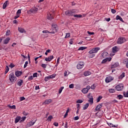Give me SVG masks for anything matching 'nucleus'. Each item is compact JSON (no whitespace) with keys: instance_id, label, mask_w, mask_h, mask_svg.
Segmentation results:
<instances>
[{"instance_id":"obj_27","label":"nucleus","mask_w":128,"mask_h":128,"mask_svg":"<svg viewBox=\"0 0 128 128\" xmlns=\"http://www.w3.org/2000/svg\"><path fill=\"white\" fill-rule=\"evenodd\" d=\"M82 92L83 94H88V89H86V88H83L82 90Z\"/></svg>"},{"instance_id":"obj_33","label":"nucleus","mask_w":128,"mask_h":128,"mask_svg":"<svg viewBox=\"0 0 128 128\" xmlns=\"http://www.w3.org/2000/svg\"><path fill=\"white\" fill-rule=\"evenodd\" d=\"M109 92L111 94H114V92H116V90L114 89L111 88L109 89Z\"/></svg>"},{"instance_id":"obj_23","label":"nucleus","mask_w":128,"mask_h":128,"mask_svg":"<svg viewBox=\"0 0 128 128\" xmlns=\"http://www.w3.org/2000/svg\"><path fill=\"white\" fill-rule=\"evenodd\" d=\"M36 123V122H34L32 120L28 124V126H34V124Z\"/></svg>"},{"instance_id":"obj_55","label":"nucleus","mask_w":128,"mask_h":128,"mask_svg":"<svg viewBox=\"0 0 128 128\" xmlns=\"http://www.w3.org/2000/svg\"><path fill=\"white\" fill-rule=\"evenodd\" d=\"M60 58L58 57L57 59V62H56V64H60Z\"/></svg>"},{"instance_id":"obj_24","label":"nucleus","mask_w":128,"mask_h":128,"mask_svg":"<svg viewBox=\"0 0 128 128\" xmlns=\"http://www.w3.org/2000/svg\"><path fill=\"white\" fill-rule=\"evenodd\" d=\"M10 39L8 38H6L4 41V44H8V42H10Z\"/></svg>"},{"instance_id":"obj_28","label":"nucleus","mask_w":128,"mask_h":128,"mask_svg":"<svg viewBox=\"0 0 128 128\" xmlns=\"http://www.w3.org/2000/svg\"><path fill=\"white\" fill-rule=\"evenodd\" d=\"M20 120V116H17L15 119V124H18V122Z\"/></svg>"},{"instance_id":"obj_56","label":"nucleus","mask_w":128,"mask_h":128,"mask_svg":"<svg viewBox=\"0 0 128 128\" xmlns=\"http://www.w3.org/2000/svg\"><path fill=\"white\" fill-rule=\"evenodd\" d=\"M34 78H38V73L36 72L33 74Z\"/></svg>"},{"instance_id":"obj_5","label":"nucleus","mask_w":128,"mask_h":128,"mask_svg":"<svg viewBox=\"0 0 128 128\" xmlns=\"http://www.w3.org/2000/svg\"><path fill=\"white\" fill-rule=\"evenodd\" d=\"M100 48L98 47L96 48H93L92 50L89 51V54H96L98 50H100Z\"/></svg>"},{"instance_id":"obj_50","label":"nucleus","mask_w":128,"mask_h":128,"mask_svg":"<svg viewBox=\"0 0 128 128\" xmlns=\"http://www.w3.org/2000/svg\"><path fill=\"white\" fill-rule=\"evenodd\" d=\"M48 120H52V116H50L48 118Z\"/></svg>"},{"instance_id":"obj_19","label":"nucleus","mask_w":128,"mask_h":128,"mask_svg":"<svg viewBox=\"0 0 128 128\" xmlns=\"http://www.w3.org/2000/svg\"><path fill=\"white\" fill-rule=\"evenodd\" d=\"M92 73L90 71H86L84 72V76H90Z\"/></svg>"},{"instance_id":"obj_17","label":"nucleus","mask_w":128,"mask_h":128,"mask_svg":"<svg viewBox=\"0 0 128 128\" xmlns=\"http://www.w3.org/2000/svg\"><path fill=\"white\" fill-rule=\"evenodd\" d=\"M118 51V47L116 46H115L112 48V52H114V53Z\"/></svg>"},{"instance_id":"obj_25","label":"nucleus","mask_w":128,"mask_h":128,"mask_svg":"<svg viewBox=\"0 0 128 128\" xmlns=\"http://www.w3.org/2000/svg\"><path fill=\"white\" fill-rule=\"evenodd\" d=\"M89 106H90V104L87 103L86 104L84 105V106L83 107V110H86Z\"/></svg>"},{"instance_id":"obj_57","label":"nucleus","mask_w":128,"mask_h":128,"mask_svg":"<svg viewBox=\"0 0 128 128\" xmlns=\"http://www.w3.org/2000/svg\"><path fill=\"white\" fill-rule=\"evenodd\" d=\"M10 68H14V64H11L10 66H9Z\"/></svg>"},{"instance_id":"obj_54","label":"nucleus","mask_w":128,"mask_h":128,"mask_svg":"<svg viewBox=\"0 0 128 128\" xmlns=\"http://www.w3.org/2000/svg\"><path fill=\"white\" fill-rule=\"evenodd\" d=\"M74 84H71L69 85L70 88H74Z\"/></svg>"},{"instance_id":"obj_41","label":"nucleus","mask_w":128,"mask_h":128,"mask_svg":"<svg viewBox=\"0 0 128 128\" xmlns=\"http://www.w3.org/2000/svg\"><path fill=\"white\" fill-rule=\"evenodd\" d=\"M82 100H78L77 101H76V104H82Z\"/></svg>"},{"instance_id":"obj_36","label":"nucleus","mask_w":128,"mask_h":128,"mask_svg":"<svg viewBox=\"0 0 128 128\" xmlns=\"http://www.w3.org/2000/svg\"><path fill=\"white\" fill-rule=\"evenodd\" d=\"M102 97L100 96L97 99H96V102H100V100H102Z\"/></svg>"},{"instance_id":"obj_44","label":"nucleus","mask_w":128,"mask_h":128,"mask_svg":"<svg viewBox=\"0 0 128 128\" xmlns=\"http://www.w3.org/2000/svg\"><path fill=\"white\" fill-rule=\"evenodd\" d=\"M123 62L124 64H127V62H128V58L124 59L123 60Z\"/></svg>"},{"instance_id":"obj_10","label":"nucleus","mask_w":128,"mask_h":128,"mask_svg":"<svg viewBox=\"0 0 128 128\" xmlns=\"http://www.w3.org/2000/svg\"><path fill=\"white\" fill-rule=\"evenodd\" d=\"M112 80H114V78L112 76H109L106 78V82L107 83L110 82V81Z\"/></svg>"},{"instance_id":"obj_46","label":"nucleus","mask_w":128,"mask_h":128,"mask_svg":"<svg viewBox=\"0 0 128 128\" xmlns=\"http://www.w3.org/2000/svg\"><path fill=\"white\" fill-rule=\"evenodd\" d=\"M76 108H77V110H80V104H76Z\"/></svg>"},{"instance_id":"obj_6","label":"nucleus","mask_w":128,"mask_h":128,"mask_svg":"<svg viewBox=\"0 0 128 128\" xmlns=\"http://www.w3.org/2000/svg\"><path fill=\"white\" fill-rule=\"evenodd\" d=\"M116 90H118V92L122 90H124V84H119L116 86Z\"/></svg>"},{"instance_id":"obj_12","label":"nucleus","mask_w":128,"mask_h":128,"mask_svg":"<svg viewBox=\"0 0 128 128\" xmlns=\"http://www.w3.org/2000/svg\"><path fill=\"white\" fill-rule=\"evenodd\" d=\"M102 58H106L108 56V53L107 52H104L102 54Z\"/></svg>"},{"instance_id":"obj_38","label":"nucleus","mask_w":128,"mask_h":128,"mask_svg":"<svg viewBox=\"0 0 128 128\" xmlns=\"http://www.w3.org/2000/svg\"><path fill=\"white\" fill-rule=\"evenodd\" d=\"M64 90V86L61 87L60 89H59V91H58V94H62V90Z\"/></svg>"},{"instance_id":"obj_1","label":"nucleus","mask_w":128,"mask_h":128,"mask_svg":"<svg viewBox=\"0 0 128 128\" xmlns=\"http://www.w3.org/2000/svg\"><path fill=\"white\" fill-rule=\"evenodd\" d=\"M9 79L11 82H16L18 80V78H16V77L14 73H11L10 74Z\"/></svg>"},{"instance_id":"obj_3","label":"nucleus","mask_w":128,"mask_h":128,"mask_svg":"<svg viewBox=\"0 0 128 128\" xmlns=\"http://www.w3.org/2000/svg\"><path fill=\"white\" fill-rule=\"evenodd\" d=\"M53 30L50 32V34H56L58 32V26L56 24H52Z\"/></svg>"},{"instance_id":"obj_35","label":"nucleus","mask_w":128,"mask_h":128,"mask_svg":"<svg viewBox=\"0 0 128 128\" xmlns=\"http://www.w3.org/2000/svg\"><path fill=\"white\" fill-rule=\"evenodd\" d=\"M73 16H74V18H82V16L80 14H74Z\"/></svg>"},{"instance_id":"obj_16","label":"nucleus","mask_w":128,"mask_h":128,"mask_svg":"<svg viewBox=\"0 0 128 128\" xmlns=\"http://www.w3.org/2000/svg\"><path fill=\"white\" fill-rule=\"evenodd\" d=\"M110 62V60H112V58H106L105 59L103 60L102 63V64H104L105 62Z\"/></svg>"},{"instance_id":"obj_47","label":"nucleus","mask_w":128,"mask_h":128,"mask_svg":"<svg viewBox=\"0 0 128 128\" xmlns=\"http://www.w3.org/2000/svg\"><path fill=\"white\" fill-rule=\"evenodd\" d=\"M43 34H50V32H48V30H43Z\"/></svg>"},{"instance_id":"obj_18","label":"nucleus","mask_w":128,"mask_h":128,"mask_svg":"<svg viewBox=\"0 0 128 128\" xmlns=\"http://www.w3.org/2000/svg\"><path fill=\"white\" fill-rule=\"evenodd\" d=\"M22 72H20V71H16V72H15V74L16 76H22Z\"/></svg>"},{"instance_id":"obj_34","label":"nucleus","mask_w":128,"mask_h":128,"mask_svg":"<svg viewBox=\"0 0 128 128\" xmlns=\"http://www.w3.org/2000/svg\"><path fill=\"white\" fill-rule=\"evenodd\" d=\"M86 47L81 46L78 48V50H86Z\"/></svg>"},{"instance_id":"obj_22","label":"nucleus","mask_w":128,"mask_h":128,"mask_svg":"<svg viewBox=\"0 0 128 128\" xmlns=\"http://www.w3.org/2000/svg\"><path fill=\"white\" fill-rule=\"evenodd\" d=\"M47 18L48 20H52L54 18H52V14H48Z\"/></svg>"},{"instance_id":"obj_59","label":"nucleus","mask_w":128,"mask_h":128,"mask_svg":"<svg viewBox=\"0 0 128 128\" xmlns=\"http://www.w3.org/2000/svg\"><path fill=\"white\" fill-rule=\"evenodd\" d=\"M44 80L45 82H48V80H50V79H48V76L44 78Z\"/></svg>"},{"instance_id":"obj_48","label":"nucleus","mask_w":128,"mask_h":128,"mask_svg":"<svg viewBox=\"0 0 128 128\" xmlns=\"http://www.w3.org/2000/svg\"><path fill=\"white\" fill-rule=\"evenodd\" d=\"M26 100V98L24 96L20 98V102H22V100Z\"/></svg>"},{"instance_id":"obj_26","label":"nucleus","mask_w":128,"mask_h":128,"mask_svg":"<svg viewBox=\"0 0 128 128\" xmlns=\"http://www.w3.org/2000/svg\"><path fill=\"white\" fill-rule=\"evenodd\" d=\"M126 74L124 72H122V74L118 77L119 80H122L124 78V75Z\"/></svg>"},{"instance_id":"obj_63","label":"nucleus","mask_w":128,"mask_h":128,"mask_svg":"<svg viewBox=\"0 0 128 128\" xmlns=\"http://www.w3.org/2000/svg\"><path fill=\"white\" fill-rule=\"evenodd\" d=\"M54 124L55 126H58V123L55 122L54 123Z\"/></svg>"},{"instance_id":"obj_14","label":"nucleus","mask_w":128,"mask_h":128,"mask_svg":"<svg viewBox=\"0 0 128 128\" xmlns=\"http://www.w3.org/2000/svg\"><path fill=\"white\" fill-rule=\"evenodd\" d=\"M52 58H54V56H49L48 58H46L45 60L46 62H50V60H52Z\"/></svg>"},{"instance_id":"obj_7","label":"nucleus","mask_w":128,"mask_h":128,"mask_svg":"<svg viewBox=\"0 0 128 128\" xmlns=\"http://www.w3.org/2000/svg\"><path fill=\"white\" fill-rule=\"evenodd\" d=\"M88 98H89L88 100V102H90L92 104H94V98H92V96L91 94H89L88 95Z\"/></svg>"},{"instance_id":"obj_21","label":"nucleus","mask_w":128,"mask_h":128,"mask_svg":"<svg viewBox=\"0 0 128 128\" xmlns=\"http://www.w3.org/2000/svg\"><path fill=\"white\" fill-rule=\"evenodd\" d=\"M118 62H116L112 66L111 68H118Z\"/></svg>"},{"instance_id":"obj_37","label":"nucleus","mask_w":128,"mask_h":128,"mask_svg":"<svg viewBox=\"0 0 128 128\" xmlns=\"http://www.w3.org/2000/svg\"><path fill=\"white\" fill-rule=\"evenodd\" d=\"M124 96L125 98H128V91L126 92H124Z\"/></svg>"},{"instance_id":"obj_53","label":"nucleus","mask_w":128,"mask_h":128,"mask_svg":"<svg viewBox=\"0 0 128 128\" xmlns=\"http://www.w3.org/2000/svg\"><path fill=\"white\" fill-rule=\"evenodd\" d=\"M69 36H70V33H67L66 34V36H65V38H69Z\"/></svg>"},{"instance_id":"obj_52","label":"nucleus","mask_w":128,"mask_h":128,"mask_svg":"<svg viewBox=\"0 0 128 128\" xmlns=\"http://www.w3.org/2000/svg\"><path fill=\"white\" fill-rule=\"evenodd\" d=\"M87 32H88V34H91V35L94 34V32H90V31H88Z\"/></svg>"},{"instance_id":"obj_45","label":"nucleus","mask_w":128,"mask_h":128,"mask_svg":"<svg viewBox=\"0 0 128 128\" xmlns=\"http://www.w3.org/2000/svg\"><path fill=\"white\" fill-rule=\"evenodd\" d=\"M118 98L119 100H120V99L122 98H124V96L122 94H119L118 96Z\"/></svg>"},{"instance_id":"obj_58","label":"nucleus","mask_w":128,"mask_h":128,"mask_svg":"<svg viewBox=\"0 0 128 128\" xmlns=\"http://www.w3.org/2000/svg\"><path fill=\"white\" fill-rule=\"evenodd\" d=\"M10 30H8L6 32V36H10Z\"/></svg>"},{"instance_id":"obj_43","label":"nucleus","mask_w":128,"mask_h":128,"mask_svg":"<svg viewBox=\"0 0 128 128\" xmlns=\"http://www.w3.org/2000/svg\"><path fill=\"white\" fill-rule=\"evenodd\" d=\"M28 64V61L26 62L25 64L24 65V68H26Z\"/></svg>"},{"instance_id":"obj_32","label":"nucleus","mask_w":128,"mask_h":128,"mask_svg":"<svg viewBox=\"0 0 128 128\" xmlns=\"http://www.w3.org/2000/svg\"><path fill=\"white\" fill-rule=\"evenodd\" d=\"M8 108H12V110H16V106L15 105H13V106H10V105H8Z\"/></svg>"},{"instance_id":"obj_60","label":"nucleus","mask_w":128,"mask_h":128,"mask_svg":"<svg viewBox=\"0 0 128 128\" xmlns=\"http://www.w3.org/2000/svg\"><path fill=\"white\" fill-rule=\"evenodd\" d=\"M91 88L92 90H94V88H96V86H94V84H93L91 86Z\"/></svg>"},{"instance_id":"obj_30","label":"nucleus","mask_w":128,"mask_h":128,"mask_svg":"<svg viewBox=\"0 0 128 128\" xmlns=\"http://www.w3.org/2000/svg\"><path fill=\"white\" fill-rule=\"evenodd\" d=\"M56 78V74H53L52 75L48 76V78L49 80L50 79V78Z\"/></svg>"},{"instance_id":"obj_29","label":"nucleus","mask_w":128,"mask_h":128,"mask_svg":"<svg viewBox=\"0 0 128 128\" xmlns=\"http://www.w3.org/2000/svg\"><path fill=\"white\" fill-rule=\"evenodd\" d=\"M8 1L7 0L3 4V6H2V8L4 10V8H6V4H8Z\"/></svg>"},{"instance_id":"obj_11","label":"nucleus","mask_w":128,"mask_h":128,"mask_svg":"<svg viewBox=\"0 0 128 128\" xmlns=\"http://www.w3.org/2000/svg\"><path fill=\"white\" fill-rule=\"evenodd\" d=\"M18 30L19 32H20L21 34H26V30H24V28H18Z\"/></svg>"},{"instance_id":"obj_40","label":"nucleus","mask_w":128,"mask_h":128,"mask_svg":"<svg viewBox=\"0 0 128 128\" xmlns=\"http://www.w3.org/2000/svg\"><path fill=\"white\" fill-rule=\"evenodd\" d=\"M8 70H9L8 66H6V70L5 71V74H8Z\"/></svg>"},{"instance_id":"obj_39","label":"nucleus","mask_w":128,"mask_h":128,"mask_svg":"<svg viewBox=\"0 0 128 128\" xmlns=\"http://www.w3.org/2000/svg\"><path fill=\"white\" fill-rule=\"evenodd\" d=\"M26 116L22 117L21 118V120L20 121V122H24V120H26Z\"/></svg>"},{"instance_id":"obj_61","label":"nucleus","mask_w":128,"mask_h":128,"mask_svg":"<svg viewBox=\"0 0 128 128\" xmlns=\"http://www.w3.org/2000/svg\"><path fill=\"white\" fill-rule=\"evenodd\" d=\"M79 118H80V117H78V116H76L74 117V120H78Z\"/></svg>"},{"instance_id":"obj_15","label":"nucleus","mask_w":128,"mask_h":128,"mask_svg":"<svg viewBox=\"0 0 128 128\" xmlns=\"http://www.w3.org/2000/svg\"><path fill=\"white\" fill-rule=\"evenodd\" d=\"M102 108V103L98 105L95 110L98 111V110H100V108Z\"/></svg>"},{"instance_id":"obj_42","label":"nucleus","mask_w":128,"mask_h":128,"mask_svg":"<svg viewBox=\"0 0 128 128\" xmlns=\"http://www.w3.org/2000/svg\"><path fill=\"white\" fill-rule=\"evenodd\" d=\"M21 13H22V10H18L17 11L16 14H18V15L20 16V14Z\"/></svg>"},{"instance_id":"obj_8","label":"nucleus","mask_w":128,"mask_h":128,"mask_svg":"<svg viewBox=\"0 0 128 128\" xmlns=\"http://www.w3.org/2000/svg\"><path fill=\"white\" fill-rule=\"evenodd\" d=\"M84 62H80L77 64V68H78V70H80V68H84Z\"/></svg>"},{"instance_id":"obj_51","label":"nucleus","mask_w":128,"mask_h":128,"mask_svg":"<svg viewBox=\"0 0 128 128\" xmlns=\"http://www.w3.org/2000/svg\"><path fill=\"white\" fill-rule=\"evenodd\" d=\"M111 12L112 14H116V10L114 9H111Z\"/></svg>"},{"instance_id":"obj_64","label":"nucleus","mask_w":128,"mask_h":128,"mask_svg":"<svg viewBox=\"0 0 128 128\" xmlns=\"http://www.w3.org/2000/svg\"><path fill=\"white\" fill-rule=\"evenodd\" d=\"M20 18V15L16 14V16H14V18L15 20H16V18Z\"/></svg>"},{"instance_id":"obj_2","label":"nucleus","mask_w":128,"mask_h":128,"mask_svg":"<svg viewBox=\"0 0 128 128\" xmlns=\"http://www.w3.org/2000/svg\"><path fill=\"white\" fill-rule=\"evenodd\" d=\"M65 14L68 16H72L76 14V12L74 10H68L65 12Z\"/></svg>"},{"instance_id":"obj_31","label":"nucleus","mask_w":128,"mask_h":128,"mask_svg":"<svg viewBox=\"0 0 128 128\" xmlns=\"http://www.w3.org/2000/svg\"><path fill=\"white\" fill-rule=\"evenodd\" d=\"M22 82H23L22 80H20L18 82L17 84L18 86H22Z\"/></svg>"},{"instance_id":"obj_13","label":"nucleus","mask_w":128,"mask_h":128,"mask_svg":"<svg viewBox=\"0 0 128 128\" xmlns=\"http://www.w3.org/2000/svg\"><path fill=\"white\" fill-rule=\"evenodd\" d=\"M52 102V99L46 100L43 102V104H50Z\"/></svg>"},{"instance_id":"obj_49","label":"nucleus","mask_w":128,"mask_h":128,"mask_svg":"<svg viewBox=\"0 0 128 128\" xmlns=\"http://www.w3.org/2000/svg\"><path fill=\"white\" fill-rule=\"evenodd\" d=\"M34 80V77L32 76H30L28 78V80Z\"/></svg>"},{"instance_id":"obj_20","label":"nucleus","mask_w":128,"mask_h":128,"mask_svg":"<svg viewBox=\"0 0 128 128\" xmlns=\"http://www.w3.org/2000/svg\"><path fill=\"white\" fill-rule=\"evenodd\" d=\"M116 20H120V22H124V20H122V18L120 17V16H118H118H116Z\"/></svg>"},{"instance_id":"obj_9","label":"nucleus","mask_w":128,"mask_h":128,"mask_svg":"<svg viewBox=\"0 0 128 128\" xmlns=\"http://www.w3.org/2000/svg\"><path fill=\"white\" fill-rule=\"evenodd\" d=\"M38 9L36 8H31L29 12H32L33 14H36V12H38Z\"/></svg>"},{"instance_id":"obj_4","label":"nucleus","mask_w":128,"mask_h":128,"mask_svg":"<svg viewBox=\"0 0 128 128\" xmlns=\"http://www.w3.org/2000/svg\"><path fill=\"white\" fill-rule=\"evenodd\" d=\"M126 40L124 38L120 37L118 38L117 41V44H124L125 42H126Z\"/></svg>"},{"instance_id":"obj_62","label":"nucleus","mask_w":128,"mask_h":128,"mask_svg":"<svg viewBox=\"0 0 128 128\" xmlns=\"http://www.w3.org/2000/svg\"><path fill=\"white\" fill-rule=\"evenodd\" d=\"M42 68H46V64H42Z\"/></svg>"}]
</instances>
